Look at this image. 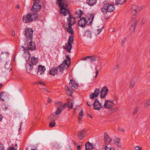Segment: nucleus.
<instances>
[{"mask_svg": "<svg viewBox=\"0 0 150 150\" xmlns=\"http://www.w3.org/2000/svg\"><path fill=\"white\" fill-rule=\"evenodd\" d=\"M55 122H51L50 123L49 126L50 127H52L55 126Z\"/></svg>", "mask_w": 150, "mask_h": 150, "instance_id": "79ce46f5", "label": "nucleus"}, {"mask_svg": "<svg viewBox=\"0 0 150 150\" xmlns=\"http://www.w3.org/2000/svg\"><path fill=\"white\" fill-rule=\"evenodd\" d=\"M38 62V58H35V57H31L30 60L28 63L33 65H36Z\"/></svg>", "mask_w": 150, "mask_h": 150, "instance_id": "f3484780", "label": "nucleus"}, {"mask_svg": "<svg viewBox=\"0 0 150 150\" xmlns=\"http://www.w3.org/2000/svg\"><path fill=\"white\" fill-rule=\"evenodd\" d=\"M100 92V89L96 88L94 90V93L96 95V96H98Z\"/></svg>", "mask_w": 150, "mask_h": 150, "instance_id": "4c0bfd02", "label": "nucleus"}, {"mask_svg": "<svg viewBox=\"0 0 150 150\" xmlns=\"http://www.w3.org/2000/svg\"><path fill=\"white\" fill-rule=\"evenodd\" d=\"M9 55L8 52H3L0 56V59H2L3 58H6Z\"/></svg>", "mask_w": 150, "mask_h": 150, "instance_id": "a878e982", "label": "nucleus"}, {"mask_svg": "<svg viewBox=\"0 0 150 150\" xmlns=\"http://www.w3.org/2000/svg\"><path fill=\"white\" fill-rule=\"evenodd\" d=\"M67 101L68 102L67 107L70 108H72L73 107V104L74 103V102L70 100H69V101L68 100Z\"/></svg>", "mask_w": 150, "mask_h": 150, "instance_id": "7c9ffc66", "label": "nucleus"}, {"mask_svg": "<svg viewBox=\"0 0 150 150\" xmlns=\"http://www.w3.org/2000/svg\"><path fill=\"white\" fill-rule=\"evenodd\" d=\"M82 117H78V122L80 123L81 122V119Z\"/></svg>", "mask_w": 150, "mask_h": 150, "instance_id": "680f3d73", "label": "nucleus"}, {"mask_svg": "<svg viewBox=\"0 0 150 150\" xmlns=\"http://www.w3.org/2000/svg\"><path fill=\"white\" fill-rule=\"evenodd\" d=\"M119 109V108L117 107L114 108H112L110 110V112L111 113H113L117 111Z\"/></svg>", "mask_w": 150, "mask_h": 150, "instance_id": "ea45409f", "label": "nucleus"}, {"mask_svg": "<svg viewBox=\"0 0 150 150\" xmlns=\"http://www.w3.org/2000/svg\"><path fill=\"white\" fill-rule=\"evenodd\" d=\"M115 10L114 5L110 4H105L101 8L102 11L103 13H106L107 12H111Z\"/></svg>", "mask_w": 150, "mask_h": 150, "instance_id": "423d86ee", "label": "nucleus"}, {"mask_svg": "<svg viewBox=\"0 0 150 150\" xmlns=\"http://www.w3.org/2000/svg\"><path fill=\"white\" fill-rule=\"evenodd\" d=\"M96 75L95 76V79H96L97 78V77L98 75V72H99L98 70V69H97V67L96 68Z\"/></svg>", "mask_w": 150, "mask_h": 150, "instance_id": "864d4df0", "label": "nucleus"}, {"mask_svg": "<svg viewBox=\"0 0 150 150\" xmlns=\"http://www.w3.org/2000/svg\"><path fill=\"white\" fill-rule=\"evenodd\" d=\"M45 70V68L44 66L39 65L38 69L37 74L38 75H41L43 74Z\"/></svg>", "mask_w": 150, "mask_h": 150, "instance_id": "a211bd4d", "label": "nucleus"}, {"mask_svg": "<svg viewBox=\"0 0 150 150\" xmlns=\"http://www.w3.org/2000/svg\"><path fill=\"white\" fill-rule=\"evenodd\" d=\"M38 16L37 13H29L24 16L23 17V21L25 23H30L35 21Z\"/></svg>", "mask_w": 150, "mask_h": 150, "instance_id": "7ed1b4c3", "label": "nucleus"}, {"mask_svg": "<svg viewBox=\"0 0 150 150\" xmlns=\"http://www.w3.org/2000/svg\"><path fill=\"white\" fill-rule=\"evenodd\" d=\"M96 95L94 94V93H92L89 95L90 98L91 99H93L96 98L98 96H96Z\"/></svg>", "mask_w": 150, "mask_h": 150, "instance_id": "a19ab883", "label": "nucleus"}, {"mask_svg": "<svg viewBox=\"0 0 150 150\" xmlns=\"http://www.w3.org/2000/svg\"><path fill=\"white\" fill-rule=\"evenodd\" d=\"M94 14L92 13L90 15V17L88 18L87 21L86 19L87 25H89L91 23L94 18Z\"/></svg>", "mask_w": 150, "mask_h": 150, "instance_id": "6ab92c4d", "label": "nucleus"}, {"mask_svg": "<svg viewBox=\"0 0 150 150\" xmlns=\"http://www.w3.org/2000/svg\"><path fill=\"white\" fill-rule=\"evenodd\" d=\"M142 9V8L141 7L138 6L137 5L133 4L132 5L131 9H137V8Z\"/></svg>", "mask_w": 150, "mask_h": 150, "instance_id": "c9c22d12", "label": "nucleus"}, {"mask_svg": "<svg viewBox=\"0 0 150 150\" xmlns=\"http://www.w3.org/2000/svg\"><path fill=\"white\" fill-rule=\"evenodd\" d=\"M86 24V18H82L79 21L78 25L79 26H80L81 27H83L85 26Z\"/></svg>", "mask_w": 150, "mask_h": 150, "instance_id": "ddd939ff", "label": "nucleus"}, {"mask_svg": "<svg viewBox=\"0 0 150 150\" xmlns=\"http://www.w3.org/2000/svg\"><path fill=\"white\" fill-rule=\"evenodd\" d=\"M104 141L105 144L110 143L111 142L112 139L108 136L106 132H105L104 134Z\"/></svg>", "mask_w": 150, "mask_h": 150, "instance_id": "dca6fc26", "label": "nucleus"}, {"mask_svg": "<svg viewBox=\"0 0 150 150\" xmlns=\"http://www.w3.org/2000/svg\"><path fill=\"white\" fill-rule=\"evenodd\" d=\"M108 89L105 86H104L102 88L100 91V97L101 98H105L108 92Z\"/></svg>", "mask_w": 150, "mask_h": 150, "instance_id": "9d476101", "label": "nucleus"}, {"mask_svg": "<svg viewBox=\"0 0 150 150\" xmlns=\"http://www.w3.org/2000/svg\"><path fill=\"white\" fill-rule=\"evenodd\" d=\"M59 2V5L60 6V12L61 14L64 16H66L69 13V11L66 8L68 6V4L64 0H57Z\"/></svg>", "mask_w": 150, "mask_h": 150, "instance_id": "f03ea898", "label": "nucleus"}, {"mask_svg": "<svg viewBox=\"0 0 150 150\" xmlns=\"http://www.w3.org/2000/svg\"><path fill=\"white\" fill-rule=\"evenodd\" d=\"M77 148H80L82 145V143L81 142H78L77 144Z\"/></svg>", "mask_w": 150, "mask_h": 150, "instance_id": "8fccbe9b", "label": "nucleus"}, {"mask_svg": "<svg viewBox=\"0 0 150 150\" xmlns=\"http://www.w3.org/2000/svg\"><path fill=\"white\" fill-rule=\"evenodd\" d=\"M58 117L57 115L54 113H53L50 115L48 118V120L49 122H54V121L57 120Z\"/></svg>", "mask_w": 150, "mask_h": 150, "instance_id": "4468645a", "label": "nucleus"}, {"mask_svg": "<svg viewBox=\"0 0 150 150\" xmlns=\"http://www.w3.org/2000/svg\"><path fill=\"white\" fill-rule=\"evenodd\" d=\"M88 61H89L90 62L92 63L96 61V60L95 57L93 56H89V57L88 58Z\"/></svg>", "mask_w": 150, "mask_h": 150, "instance_id": "473e14b6", "label": "nucleus"}, {"mask_svg": "<svg viewBox=\"0 0 150 150\" xmlns=\"http://www.w3.org/2000/svg\"><path fill=\"white\" fill-rule=\"evenodd\" d=\"M11 63V62L10 61L7 62L5 65L4 68L6 69L7 70L9 69L10 67V64Z\"/></svg>", "mask_w": 150, "mask_h": 150, "instance_id": "f704fd0d", "label": "nucleus"}, {"mask_svg": "<svg viewBox=\"0 0 150 150\" xmlns=\"http://www.w3.org/2000/svg\"><path fill=\"white\" fill-rule=\"evenodd\" d=\"M131 12L133 15L135 16L136 15L137 12H139L142 9L137 8V9H131Z\"/></svg>", "mask_w": 150, "mask_h": 150, "instance_id": "2f4dec72", "label": "nucleus"}, {"mask_svg": "<svg viewBox=\"0 0 150 150\" xmlns=\"http://www.w3.org/2000/svg\"><path fill=\"white\" fill-rule=\"evenodd\" d=\"M88 57H89V56H88L86 57H84L83 58H81L80 59V60H88Z\"/></svg>", "mask_w": 150, "mask_h": 150, "instance_id": "4d7b16f0", "label": "nucleus"}, {"mask_svg": "<svg viewBox=\"0 0 150 150\" xmlns=\"http://www.w3.org/2000/svg\"><path fill=\"white\" fill-rule=\"evenodd\" d=\"M96 2V0H87L86 3L90 6H92L95 4Z\"/></svg>", "mask_w": 150, "mask_h": 150, "instance_id": "cd10ccee", "label": "nucleus"}, {"mask_svg": "<svg viewBox=\"0 0 150 150\" xmlns=\"http://www.w3.org/2000/svg\"><path fill=\"white\" fill-rule=\"evenodd\" d=\"M65 89L67 91L69 90V88L67 86H65Z\"/></svg>", "mask_w": 150, "mask_h": 150, "instance_id": "774afa93", "label": "nucleus"}, {"mask_svg": "<svg viewBox=\"0 0 150 150\" xmlns=\"http://www.w3.org/2000/svg\"><path fill=\"white\" fill-rule=\"evenodd\" d=\"M105 150H115L114 148L113 147H108L107 146H106L105 147Z\"/></svg>", "mask_w": 150, "mask_h": 150, "instance_id": "37998d69", "label": "nucleus"}, {"mask_svg": "<svg viewBox=\"0 0 150 150\" xmlns=\"http://www.w3.org/2000/svg\"><path fill=\"white\" fill-rule=\"evenodd\" d=\"M58 72V68L53 67L49 71V74L52 75H54L57 74Z\"/></svg>", "mask_w": 150, "mask_h": 150, "instance_id": "aec40b11", "label": "nucleus"}, {"mask_svg": "<svg viewBox=\"0 0 150 150\" xmlns=\"http://www.w3.org/2000/svg\"><path fill=\"white\" fill-rule=\"evenodd\" d=\"M86 130L83 129L78 132L77 134L78 136L80 139H83L86 135Z\"/></svg>", "mask_w": 150, "mask_h": 150, "instance_id": "2eb2a0df", "label": "nucleus"}, {"mask_svg": "<svg viewBox=\"0 0 150 150\" xmlns=\"http://www.w3.org/2000/svg\"><path fill=\"white\" fill-rule=\"evenodd\" d=\"M115 104L113 100H105L104 107L106 109H110L114 106Z\"/></svg>", "mask_w": 150, "mask_h": 150, "instance_id": "6e6552de", "label": "nucleus"}, {"mask_svg": "<svg viewBox=\"0 0 150 150\" xmlns=\"http://www.w3.org/2000/svg\"><path fill=\"white\" fill-rule=\"evenodd\" d=\"M138 109H139L138 107H136L133 110V115H135L138 111Z\"/></svg>", "mask_w": 150, "mask_h": 150, "instance_id": "a18cd8bd", "label": "nucleus"}, {"mask_svg": "<svg viewBox=\"0 0 150 150\" xmlns=\"http://www.w3.org/2000/svg\"><path fill=\"white\" fill-rule=\"evenodd\" d=\"M41 8V6L38 3L35 2L31 8V10L33 12H38L39 11Z\"/></svg>", "mask_w": 150, "mask_h": 150, "instance_id": "1a4fd4ad", "label": "nucleus"}, {"mask_svg": "<svg viewBox=\"0 0 150 150\" xmlns=\"http://www.w3.org/2000/svg\"><path fill=\"white\" fill-rule=\"evenodd\" d=\"M68 25H73L75 23V18L71 15L69 14L68 18H67Z\"/></svg>", "mask_w": 150, "mask_h": 150, "instance_id": "9b49d317", "label": "nucleus"}, {"mask_svg": "<svg viewBox=\"0 0 150 150\" xmlns=\"http://www.w3.org/2000/svg\"><path fill=\"white\" fill-rule=\"evenodd\" d=\"M83 14V13L82 11L81 10H78L75 12V18H80L81 17Z\"/></svg>", "mask_w": 150, "mask_h": 150, "instance_id": "4be33fe9", "label": "nucleus"}, {"mask_svg": "<svg viewBox=\"0 0 150 150\" xmlns=\"http://www.w3.org/2000/svg\"><path fill=\"white\" fill-rule=\"evenodd\" d=\"M135 28L131 26L129 28L130 33H133L135 31Z\"/></svg>", "mask_w": 150, "mask_h": 150, "instance_id": "49530a36", "label": "nucleus"}, {"mask_svg": "<svg viewBox=\"0 0 150 150\" xmlns=\"http://www.w3.org/2000/svg\"><path fill=\"white\" fill-rule=\"evenodd\" d=\"M26 66L27 72L30 73L31 70L33 68V65L28 62L26 63Z\"/></svg>", "mask_w": 150, "mask_h": 150, "instance_id": "412c9836", "label": "nucleus"}, {"mask_svg": "<svg viewBox=\"0 0 150 150\" xmlns=\"http://www.w3.org/2000/svg\"><path fill=\"white\" fill-rule=\"evenodd\" d=\"M8 150H16L13 147H9V149Z\"/></svg>", "mask_w": 150, "mask_h": 150, "instance_id": "e2e57ef3", "label": "nucleus"}, {"mask_svg": "<svg viewBox=\"0 0 150 150\" xmlns=\"http://www.w3.org/2000/svg\"><path fill=\"white\" fill-rule=\"evenodd\" d=\"M126 40V39L125 38H124L122 39L121 40V44L122 45H123L124 44Z\"/></svg>", "mask_w": 150, "mask_h": 150, "instance_id": "3c124183", "label": "nucleus"}, {"mask_svg": "<svg viewBox=\"0 0 150 150\" xmlns=\"http://www.w3.org/2000/svg\"><path fill=\"white\" fill-rule=\"evenodd\" d=\"M74 39L73 36L71 35L69 36L68 40V42H69L70 43L73 44L74 42Z\"/></svg>", "mask_w": 150, "mask_h": 150, "instance_id": "e433bc0d", "label": "nucleus"}, {"mask_svg": "<svg viewBox=\"0 0 150 150\" xmlns=\"http://www.w3.org/2000/svg\"><path fill=\"white\" fill-rule=\"evenodd\" d=\"M136 150H142V148L139 146H136L135 148Z\"/></svg>", "mask_w": 150, "mask_h": 150, "instance_id": "bf43d9fd", "label": "nucleus"}, {"mask_svg": "<svg viewBox=\"0 0 150 150\" xmlns=\"http://www.w3.org/2000/svg\"><path fill=\"white\" fill-rule=\"evenodd\" d=\"M135 84V82L133 81H131L129 84V88L130 89H132Z\"/></svg>", "mask_w": 150, "mask_h": 150, "instance_id": "58836bf2", "label": "nucleus"}, {"mask_svg": "<svg viewBox=\"0 0 150 150\" xmlns=\"http://www.w3.org/2000/svg\"><path fill=\"white\" fill-rule=\"evenodd\" d=\"M126 1V0H115V4L117 5H122Z\"/></svg>", "mask_w": 150, "mask_h": 150, "instance_id": "c756f323", "label": "nucleus"}, {"mask_svg": "<svg viewBox=\"0 0 150 150\" xmlns=\"http://www.w3.org/2000/svg\"><path fill=\"white\" fill-rule=\"evenodd\" d=\"M41 90L42 91H43V92H44L45 93H48L49 92V91H48L47 90H46L45 88H42Z\"/></svg>", "mask_w": 150, "mask_h": 150, "instance_id": "6e6d98bb", "label": "nucleus"}, {"mask_svg": "<svg viewBox=\"0 0 150 150\" xmlns=\"http://www.w3.org/2000/svg\"><path fill=\"white\" fill-rule=\"evenodd\" d=\"M146 18H145V17H143V18L142 20V21H141V25H143V24H144L146 22Z\"/></svg>", "mask_w": 150, "mask_h": 150, "instance_id": "09e8293b", "label": "nucleus"}, {"mask_svg": "<svg viewBox=\"0 0 150 150\" xmlns=\"http://www.w3.org/2000/svg\"><path fill=\"white\" fill-rule=\"evenodd\" d=\"M67 103H65L63 104L61 102H58L55 103V105L57 108V109L56 111L55 114L57 115H59L67 107Z\"/></svg>", "mask_w": 150, "mask_h": 150, "instance_id": "39448f33", "label": "nucleus"}, {"mask_svg": "<svg viewBox=\"0 0 150 150\" xmlns=\"http://www.w3.org/2000/svg\"><path fill=\"white\" fill-rule=\"evenodd\" d=\"M69 25L68 28L67 29V31L68 32L70 33L71 34H74V31H73L72 28L71 27L72 25Z\"/></svg>", "mask_w": 150, "mask_h": 150, "instance_id": "72a5a7b5", "label": "nucleus"}, {"mask_svg": "<svg viewBox=\"0 0 150 150\" xmlns=\"http://www.w3.org/2000/svg\"><path fill=\"white\" fill-rule=\"evenodd\" d=\"M84 35L88 38H91L92 37V33L90 31H86L84 34Z\"/></svg>", "mask_w": 150, "mask_h": 150, "instance_id": "c85d7f7f", "label": "nucleus"}, {"mask_svg": "<svg viewBox=\"0 0 150 150\" xmlns=\"http://www.w3.org/2000/svg\"><path fill=\"white\" fill-rule=\"evenodd\" d=\"M118 64H117L116 65V66H115L114 67V70H116L117 69H118Z\"/></svg>", "mask_w": 150, "mask_h": 150, "instance_id": "0e129e2a", "label": "nucleus"}, {"mask_svg": "<svg viewBox=\"0 0 150 150\" xmlns=\"http://www.w3.org/2000/svg\"><path fill=\"white\" fill-rule=\"evenodd\" d=\"M87 103L89 107H91L92 105V104L91 103V102H87Z\"/></svg>", "mask_w": 150, "mask_h": 150, "instance_id": "338daca9", "label": "nucleus"}, {"mask_svg": "<svg viewBox=\"0 0 150 150\" xmlns=\"http://www.w3.org/2000/svg\"><path fill=\"white\" fill-rule=\"evenodd\" d=\"M72 47V44L69 42H68L66 46H63V47L64 49H66L69 52H70Z\"/></svg>", "mask_w": 150, "mask_h": 150, "instance_id": "b1692460", "label": "nucleus"}, {"mask_svg": "<svg viewBox=\"0 0 150 150\" xmlns=\"http://www.w3.org/2000/svg\"><path fill=\"white\" fill-rule=\"evenodd\" d=\"M137 21L135 20L134 23L132 24L131 26L133 27L134 28H136V24L137 23Z\"/></svg>", "mask_w": 150, "mask_h": 150, "instance_id": "c03bdc74", "label": "nucleus"}, {"mask_svg": "<svg viewBox=\"0 0 150 150\" xmlns=\"http://www.w3.org/2000/svg\"><path fill=\"white\" fill-rule=\"evenodd\" d=\"M71 63V59L69 55H68L66 59L64 60L62 63L59 66V70L61 72V74L63 72L66 68V66H67V69Z\"/></svg>", "mask_w": 150, "mask_h": 150, "instance_id": "20e7f679", "label": "nucleus"}, {"mask_svg": "<svg viewBox=\"0 0 150 150\" xmlns=\"http://www.w3.org/2000/svg\"><path fill=\"white\" fill-rule=\"evenodd\" d=\"M23 57L25 59L26 61H28L30 57V54L28 52H24L23 54Z\"/></svg>", "mask_w": 150, "mask_h": 150, "instance_id": "5701e85b", "label": "nucleus"}, {"mask_svg": "<svg viewBox=\"0 0 150 150\" xmlns=\"http://www.w3.org/2000/svg\"><path fill=\"white\" fill-rule=\"evenodd\" d=\"M114 144L117 145L118 146H120L121 144L120 142V139L119 138H117L114 139L113 140Z\"/></svg>", "mask_w": 150, "mask_h": 150, "instance_id": "bb28decb", "label": "nucleus"}, {"mask_svg": "<svg viewBox=\"0 0 150 150\" xmlns=\"http://www.w3.org/2000/svg\"><path fill=\"white\" fill-rule=\"evenodd\" d=\"M4 149V146L2 144H0V150H3Z\"/></svg>", "mask_w": 150, "mask_h": 150, "instance_id": "052dcab7", "label": "nucleus"}, {"mask_svg": "<svg viewBox=\"0 0 150 150\" xmlns=\"http://www.w3.org/2000/svg\"><path fill=\"white\" fill-rule=\"evenodd\" d=\"M69 84L72 90H75L78 88V84L76 83L73 79H71L70 80Z\"/></svg>", "mask_w": 150, "mask_h": 150, "instance_id": "f8f14e48", "label": "nucleus"}, {"mask_svg": "<svg viewBox=\"0 0 150 150\" xmlns=\"http://www.w3.org/2000/svg\"><path fill=\"white\" fill-rule=\"evenodd\" d=\"M118 131L120 132H124L125 131L124 129L121 127H118Z\"/></svg>", "mask_w": 150, "mask_h": 150, "instance_id": "5fc2aeb1", "label": "nucleus"}, {"mask_svg": "<svg viewBox=\"0 0 150 150\" xmlns=\"http://www.w3.org/2000/svg\"><path fill=\"white\" fill-rule=\"evenodd\" d=\"M67 91H68V92L69 95L71 96V95L72 94V93L70 90H69Z\"/></svg>", "mask_w": 150, "mask_h": 150, "instance_id": "69168bd1", "label": "nucleus"}, {"mask_svg": "<svg viewBox=\"0 0 150 150\" xmlns=\"http://www.w3.org/2000/svg\"><path fill=\"white\" fill-rule=\"evenodd\" d=\"M83 114V110L82 109L81 110V111L79 112V117H82Z\"/></svg>", "mask_w": 150, "mask_h": 150, "instance_id": "603ef678", "label": "nucleus"}, {"mask_svg": "<svg viewBox=\"0 0 150 150\" xmlns=\"http://www.w3.org/2000/svg\"><path fill=\"white\" fill-rule=\"evenodd\" d=\"M103 27H102V28H101L100 29H98L97 30V32H98L97 33L98 34H99V33L103 30Z\"/></svg>", "mask_w": 150, "mask_h": 150, "instance_id": "13d9d810", "label": "nucleus"}, {"mask_svg": "<svg viewBox=\"0 0 150 150\" xmlns=\"http://www.w3.org/2000/svg\"><path fill=\"white\" fill-rule=\"evenodd\" d=\"M33 30L32 28H26L25 31V35L28 39L26 40L24 45L25 47L22 46L20 50L22 51H31L35 50L36 48L35 44L32 42V37Z\"/></svg>", "mask_w": 150, "mask_h": 150, "instance_id": "f257e3e1", "label": "nucleus"}, {"mask_svg": "<svg viewBox=\"0 0 150 150\" xmlns=\"http://www.w3.org/2000/svg\"><path fill=\"white\" fill-rule=\"evenodd\" d=\"M85 146L86 150H89L93 149V144L88 142V143L86 144Z\"/></svg>", "mask_w": 150, "mask_h": 150, "instance_id": "393cba45", "label": "nucleus"}, {"mask_svg": "<svg viewBox=\"0 0 150 150\" xmlns=\"http://www.w3.org/2000/svg\"><path fill=\"white\" fill-rule=\"evenodd\" d=\"M150 105V100L146 102V103H144V108H146L148 106Z\"/></svg>", "mask_w": 150, "mask_h": 150, "instance_id": "de8ad7c7", "label": "nucleus"}, {"mask_svg": "<svg viewBox=\"0 0 150 150\" xmlns=\"http://www.w3.org/2000/svg\"><path fill=\"white\" fill-rule=\"evenodd\" d=\"M93 105V109L98 110H100L103 107V106L99 102V101L97 99H95Z\"/></svg>", "mask_w": 150, "mask_h": 150, "instance_id": "0eeeda50", "label": "nucleus"}]
</instances>
